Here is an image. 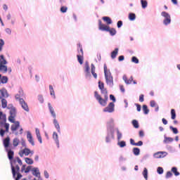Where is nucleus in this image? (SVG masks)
<instances>
[{"label":"nucleus","mask_w":180,"mask_h":180,"mask_svg":"<svg viewBox=\"0 0 180 180\" xmlns=\"http://www.w3.org/2000/svg\"><path fill=\"white\" fill-rule=\"evenodd\" d=\"M6 150L8 153V158L11 163V171L13 174V177L15 178V180H19L23 176L19 172V171L20 170V167H19V165H16V163L18 162L20 165H22V160H20L19 157H17L15 159L13 160V155H15V153L11 148Z\"/></svg>","instance_id":"obj_1"},{"label":"nucleus","mask_w":180,"mask_h":180,"mask_svg":"<svg viewBox=\"0 0 180 180\" xmlns=\"http://www.w3.org/2000/svg\"><path fill=\"white\" fill-rule=\"evenodd\" d=\"M0 136L4 137L5 132H9V124L6 123V115L0 111Z\"/></svg>","instance_id":"obj_2"},{"label":"nucleus","mask_w":180,"mask_h":180,"mask_svg":"<svg viewBox=\"0 0 180 180\" xmlns=\"http://www.w3.org/2000/svg\"><path fill=\"white\" fill-rule=\"evenodd\" d=\"M98 29L101 31H105L110 33V34L113 37L116 34L117 31L114 28H110L109 26L102 24L101 20L98 21Z\"/></svg>","instance_id":"obj_3"},{"label":"nucleus","mask_w":180,"mask_h":180,"mask_svg":"<svg viewBox=\"0 0 180 180\" xmlns=\"http://www.w3.org/2000/svg\"><path fill=\"white\" fill-rule=\"evenodd\" d=\"M11 123H13L11 127L13 133H15L16 135L23 134V128L20 127V122L14 120V122Z\"/></svg>","instance_id":"obj_4"},{"label":"nucleus","mask_w":180,"mask_h":180,"mask_svg":"<svg viewBox=\"0 0 180 180\" xmlns=\"http://www.w3.org/2000/svg\"><path fill=\"white\" fill-rule=\"evenodd\" d=\"M104 73H105L106 84L108 85L112 86H113V78L112 77V75H111L110 70H108V68L105 64L104 65Z\"/></svg>","instance_id":"obj_5"},{"label":"nucleus","mask_w":180,"mask_h":180,"mask_svg":"<svg viewBox=\"0 0 180 180\" xmlns=\"http://www.w3.org/2000/svg\"><path fill=\"white\" fill-rule=\"evenodd\" d=\"M10 110V116L8 117V121L10 122H15L16 118V108L13 107V105L10 104L7 108Z\"/></svg>","instance_id":"obj_6"},{"label":"nucleus","mask_w":180,"mask_h":180,"mask_svg":"<svg viewBox=\"0 0 180 180\" xmlns=\"http://www.w3.org/2000/svg\"><path fill=\"white\" fill-rule=\"evenodd\" d=\"M94 97L102 106L105 107L107 105V101L108 100V95L104 96V98H102V97L98 94V91H96L94 92Z\"/></svg>","instance_id":"obj_7"},{"label":"nucleus","mask_w":180,"mask_h":180,"mask_svg":"<svg viewBox=\"0 0 180 180\" xmlns=\"http://www.w3.org/2000/svg\"><path fill=\"white\" fill-rule=\"evenodd\" d=\"M8 62L5 59L3 55L0 56V72L2 73H6L8 72V67H6Z\"/></svg>","instance_id":"obj_8"},{"label":"nucleus","mask_w":180,"mask_h":180,"mask_svg":"<svg viewBox=\"0 0 180 180\" xmlns=\"http://www.w3.org/2000/svg\"><path fill=\"white\" fill-rule=\"evenodd\" d=\"M48 106H49V110H50V112H51V115L54 118L53 124L55 125V127L56 128L58 131L60 132V126H59V124H58V121L56 119V115L54 112V110H53V107L51 106V103H49Z\"/></svg>","instance_id":"obj_9"},{"label":"nucleus","mask_w":180,"mask_h":180,"mask_svg":"<svg viewBox=\"0 0 180 180\" xmlns=\"http://www.w3.org/2000/svg\"><path fill=\"white\" fill-rule=\"evenodd\" d=\"M162 16L165 18V20H164V24L165 25H167L170 24L171 22V17L168 13H166V11H162Z\"/></svg>","instance_id":"obj_10"},{"label":"nucleus","mask_w":180,"mask_h":180,"mask_svg":"<svg viewBox=\"0 0 180 180\" xmlns=\"http://www.w3.org/2000/svg\"><path fill=\"white\" fill-rule=\"evenodd\" d=\"M3 144L6 150L11 149V138L7 136L5 139H4Z\"/></svg>","instance_id":"obj_11"},{"label":"nucleus","mask_w":180,"mask_h":180,"mask_svg":"<svg viewBox=\"0 0 180 180\" xmlns=\"http://www.w3.org/2000/svg\"><path fill=\"white\" fill-rule=\"evenodd\" d=\"M115 110L114 103H110L109 105L103 110L105 112H112Z\"/></svg>","instance_id":"obj_12"},{"label":"nucleus","mask_w":180,"mask_h":180,"mask_svg":"<svg viewBox=\"0 0 180 180\" xmlns=\"http://www.w3.org/2000/svg\"><path fill=\"white\" fill-rule=\"evenodd\" d=\"M20 104L21 105L22 109H24L26 112H29V106L27 103L23 99H20Z\"/></svg>","instance_id":"obj_13"},{"label":"nucleus","mask_w":180,"mask_h":180,"mask_svg":"<svg viewBox=\"0 0 180 180\" xmlns=\"http://www.w3.org/2000/svg\"><path fill=\"white\" fill-rule=\"evenodd\" d=\"M123 80L125 82V83L127 84H131V82H133L134 84H136V81H133V77H131L129 79H127L126 75L123 76Z\"/></svg>","instance_id":"obj_14"},{"label":"nucleus","mask_w":180,"mask_h":180,"mask_svg":"<svg viewBox=\"0 0 180 180\" xmlns=\"http://www.w3.org/2000/svg\"><path fill=\"white\" fill-rule=\"evenodd\" d=\"M34 154V152L33 151H31L30 149L29 148H25L23 150H22V153H20V157H23V154L25 155L26 156L29 155L30 154Z\"/></svg>","instance_id":"obj_15"},{"label":"nucleus","mask_w":180,"mask_h":180,"mask_svg":"<svg viewBox=\"0 0 180 180\" xmlns=\"http://www.w3.org/2000/svg\"><path fill=\"white\" fill-rule=\"evenodd\" d=\"M4 97H8V91L5 89H0V99H4Z\"/></svg>","instance_id":"obj_16"},{"label":"nucleus","mask_w":180,"mask_h":180,"mask_svg":"<svg viewBox=\"0 0 180 180\" xmlns=\"http://www.w3.org/2000/svg\"><path fill=\"white\" fill-rule=\"evenodd\" d=\"M27 138L28 139V141L32 145L34 146V140L33 139V136H32V133L30 131H27Z\"/></svg>","instance_id":"obj_17"},{"label":"nucleus","mask_w":180,"mask_h":180,"mask_svg":"<svg viewBox=\"0 0 180 180\" xmlns=\"http://www.w3.org/2000/svg\"><path fill=\"white\" fill-rule=\"evenodd\" d=\"M167 155L166 152H158L154 154V157L155 158H162Z\"/></svg>","instance_id":"obj_18"},{"label":"nucleus","mask_w":180,"mask_h":180,"mask_svg":"<svg viewBox=\"0 0 180 180\" xmlns=\"http://www.w3.org/2000/svg\"><path fill=\"white\" fill-rule=\"evenodd\" d=\"M8 77L6 76H3L0 75V84H5L6 83H8Z\"/></svg>","instance_id":"obj_19"},{"label":"nucleus","mask_w":180,"mask_h":180,"mask_svg":"<svg viewBox=\"0 0 180 180\" xmlns=\"http://www.w3.org/2000/svg\"><path fill=\"white\" fill-rule=\"evenodd\" d=\"M32 174L37 177H40V171L39 168H34L32 169Z\"/></svg>","instance_id":"obj_20"},{"label":"nucleus","mask_w":180,"mask_h":180,"mask_svg":"<svg viewBox=\"0 0 180 180\" xmlns=\"http://www.w3.org/2000/svg\"><path fill=\"white\" fill-rule=\"evenodd\" d=\"M130 143L136 146H141L143 145V142L141 141H139L138 143H135L134 140L132 139H130Z\"/></svg>","instance_id":"obj_21"},{"label":"nucleus","mask_w":180,"mask_h":180,"mask_svg":"<svg viewBox=\"0 0 180 180\" xmlns=\"http://www.w3.org/2000/svg\"><path fill=\"white\" fill-rule=\"evenodd\" d=\"M1 107L3 108H8V101L4 98L1 99Z\"/></svg>","instance_id":"obj_22"},{"label":"nucleus","mask_w":180,"mask_h":180,"mask_svg":"<svg viewBox=\"0 0 180 180\" xmlns=\"http://www.w3.org/2000/svg\"><path fill=\"white\" fill-rule=\"evenodd\" d=\"M103 20L107 23L108 25L112 24V20L110 17H103Z\"/></svg>","instance_id":"obj_23"},{"label":"nucleus","mask_w":180,"mask_h":180,"mask_svg":"<svg viewBox=\"0 0 180 180\" xmlns=\"http://www.w3.org/2000/svg\"><path fill=\"white\" fill-rule=\"evenodd\" d=\"M19 143H20V141L19 140V139L15 138L13 140V146L14 147H17L19 146Z\"/></svg>","instance_id":"obj_24"},{"label":"nucleus","mask_w":180,"mask_h":180,"mask_svg":"<svg viewBox=\"0 0 180 180\" xmlns=\"http://www.w3.org/2000/svg\"><path fill=\"white\" fill-rule=\"evenodd\" d=\"M118 51L119 49H115V51H113L112 53H111V58L112 59H115L118 53Z\"/></svg>","instance_id":"obj_25"},{"label":"nucleus","mask_w":180,"mask_h":180,"mask_svg":"<svg viewBox=\"0 0 180 180\" xmlns=\"http://www.w3.org/2000/svg\"><path fill=\"white\" fill-rule=\"evenodd\" d=\"M53 139L56 141V143L59 148V141L58 139V134L56 132H53Z\"/></svg>","instance_id":"obj_26"},{"label":"nucleus","mask_w":180,"mask_h":180,"mask_svg":"<svg viewBox=\"0 0 180 180\" xmlns=\"http://www.w3.org/2000/svg\"><path fill=\"white\" fill-rule=\"evenodd\" d=\"M96 68L94 64H91V74L93 75L95 79L97 78V75L95 73Z\"/></svg>","instance_id":"obj_27"},{"label":"nucleus","mask_w":180,"mask_h":180,"mask_svg":"<svg viewBox=\"0 0 180 180\" xmlns=\"http://www.w3.org/2000/svg\"><path fill=\"white\" fill-rule=\"evenodd\" d=\"M112 138L114 139V134L113 132H111L110 134H108L106 137V142L109 143L110 141V139Z\"/></svg>","instance_id":"obj_28"},{"label":"nucleus","mask_w":180,"mask_h":180,"mask_svg":"<svg viewBox=\"0 0 180 180\" xmlns=\"http://www.w3.org/2000/svg\"><path fill=\"white\" fill-rule=\"evenodd\" d=\"M114 126H115V124H114V120L112 119L110 120V121L107 123V127L108 128H113Z\"/></svg>","instance_id":"obj_29"},{"label":"nucleus","mask_w":180,"mask_h":180,"mask_svg":"<svg viewBox=\"0 0 180 180\" xmlns=\"http://www.w3.org/2000/svg\"><path fill=\"white\" fill-rule=\"evenodd\" d=\"M129 19L131 21H133L136 19V14H134V13H129Z\"/></svg>","instance_id":"obj_30"},{"label":"nucleus","mask_w":180,"mask_h":180,"mask_svg":"<svg viewBox=\"0 0 180 180\" xmlns=\"http://www.w3.org/2000/svg\"><path fill=\"white\" fill-rule=\"evenodd\" d=\"M77 60L80 65L83 64V55H77Z\"/></svg>","instance_id":"obj_31"},{"label":"nucleus","mask_w":180,"mask_h":180,"mask_svg":"<svg viewBox=\"0 0 180 180\" xmlns=\"http://www.w3.org/2000/svg\"><path fill=\"white\" fill-rule=\"evenodd\" d=\"M141 3L142 8H143V9H145L146 8H147V6H148V2L146 1V0H141Z\"/></svg>","instance_id":"obj_32"},{"label":"nucleus","mask_w":180,"mask_h":180,"mask_svg":"<svg viewBox=\"0 0 180 180\" xmlns=\"http://www.w3.org/2000/svg\"><path fill=\"white\" fill-rule=\"evenodd\" d=\"M49 90H50L51 96H52L55 98H56L55 92H54V90H53V86L51 85L49 86Z\"/></svg>","instance_id":"obj_33"},{"label":"nucleus","mask_w":180,"mask_h":180,"mask_svg":"<svg viewBox=\"0 0 180 180\" xmlns=\"http://www.w3.org/2000/svg\"><path fill=\"white\" fill-rule=\"evenodd\" d=\"M174 141V139L171 137H165V140H164V143H167L169 142H172Z\"/></svg>","instance_id":"obj_34"},{"label":"nucleus","mask_w":180,"mask_h":180,"mask_svg":"<svg viewBox=\"0 0 180 180\" xmlns=\"http://www.w3.org/2000/svg\"><path fill=\"white\" fill-rule=\"evenodd\" d=\"M133 153L135 155H139L140 154V149L139 148H134Z\"/></svg>","instance_id":"obj_35"},{"label":"nucleus","mask_w":180,"mask_h":180,"mask_svg":"<svg viewBox=\"0 0 180 180\" xmlns=\"http://www.w3.org/2000/svg\"><path fill=\"white\" fill-rule=\"evenodd\" d=\"M25 162L28 165H32L33 164V160H32L31 158H25Z\"/></svg>","instance_id":"obj_36"},{"label":"nucleus","mask_w":180,"mask_h":180,"mask_svg":"<svg viewBox=\"0 0 180 180\" xmlns=\"http://www.w3.org/2000/svg\"><path fill=\"white\" fill-rule=\"evenodd\" d=\"M172 172L174 174L175 176H179L180 174V173L177 171V168L176 167H172Z\"/></svg>","instance_id":"obj_37"},{"label":"nucleus","mask_w":180,"mask_h":180,"mask_svg":"<svg viewBox=\"0 0 180 180\" xmlns=\"http://www.w3.org/2000/svg\"><path fill=\"white\" fill-rule=\"evenodd\" d=\"M143 110L145 115H147L149 112V110L146 105H143Z\"/></svg>","instance_id":"obj_38"},{"label":"nucleus","mask_w":180,"mask_h":180,"mask_svg":"<svg viewBox=\"0 0 180 180\" xmlns=\"http://www.w3.org/2000/svg\"><path fill=\"white\" fill-rule=\"evenodd\" d=\"M171 115H172V120H175L176 119V112H175L174 109H172V110H171Z\"/></svg>","instance_id":"obj_39"},{"label":"nucleus","mask_w":180,"mask_h":180,"mask_svg":"<svg viewBox=\"0 0 180 180\" xmlns=\"http://www.w3.org/2000/svg\"><path fill=\"white\" fill-rule=\"evenodd\" d=\"M132 124H133V126H134L136 129H138V128L139 127V122H138V121L136 120H134L132 121Z\"/></svg>","instance_id":"obj_40"},{"label":"nucleus","mask_w":180,"mask_h":180,"mask_svg":"<svg viewBox=\"0 0 180 180\" xmlns=\"http://www.w3.org/2000/svg\"><path fill=\"white\" fill-rule=\"evenodd\" d=\"M68 11V7H66V6H62L61 8H60V12L62 13H66Z\"/></svg>","instance_id":"obj_41"},{"label":"nucleus","mask_w":180,"mask_h":180,"mask_svg":"<svg viewBox=\"0 0 180 180\" xmlns=\"http://www.w3.org/2000/svg\"><path fill=\"white\" fill-rule=\"evenodd\" d=\"M77 46H78V47L79 49V51L78 50L79 55L84 56V52H83L82 46L79 44Z\"/></svg>","instance_id":"obj_42"},{"label":"nucleus","mask_w":180,"mask_h":180,"mask_svg":"<svg viewBox=\"0 0 180 180\" xmlns=\"http://www.w3.org/2000/svg\"><path fill=\"white\" fill-rule=\"evenodd\" d=\"M117 145L120 147V148H124L126 146V142L124 141H122L120 142H118Z\"/></svg>","instance_id":"obj_43"},{"label":"nucleus","mask_w":180,"mask_h":180,"mask_svg":"<svg viewBox=\"0 0 180 180\" xmlns=\"http://www.w3.org/2000/svg\"><path fill=\"white\" fill-rule=\"evenodd\" d=\"M117 140L120 141L122 137V133L119 131V129H117Z\"/></svg>","instance_id":"obj_44"},{"label":"nucleus","mask_w":180,"mask_h":180,"mask_svg":"<svg viewBox=\"0 0 180 180\" xmlns=\"http://www.w3.org/2000/svg\"><path fill=\"white\" fill-rule=\"evenodd\" d=\"M143 175L144 178L147 180L148 179V169L146 168H144V170L143 172Z\"/></svg>","instance_id":"obj_45"},{"label":"nucleus","mask_w":180,"mask_h":180,"mask_svg":"<svg viewBox=\"0 0 180 180\" xmlns=\"http://www.w3.org/2000/svg\"><path fill=\"white\" fill-rule=\"evenodd\" d=\"M100 90L101 91V94H104V96L108 95V91L105 87L100 89Z\"/></svg>","instance_id":"obj_46"},{"label":"nucleus","mask_w":180,"mask_h":180,"mask_svg":"<svg viewBox=\"0 0 180 180\" xmlns=\"http://www.w3.org/2000/svg\"><path fill=\"white\" fill-rule=\"evenodd\" d=\"M131 62H133V63H134L136 64H138L139 63V59L136 57L134 56L131 58Z\"/></svg>","instance_id":"obj_47"},{"label":"nucleus","mask_w":180,"mask_h":180,"mask_svg":"<svg viewBox=\"0 0 180 180\" xmlns=\"http://www.w3.org/2000/svg\"><path fill=\"white\" fill-rule=\"evenodd\" d=\"M5 45V41L2 39H0V52L2 51V48Z\"/></svg>","instance_id":"obj_48"},{"label":"nucleus","mask_w":180,"mask_h":180,"mask_svg":"<svg viewBox=\"0 0 180 180\" xmlns=\"http://www.w3.org/2000/svg\"><path fill=\"white\" fill-rule=\"evenodd\" d=\"M89 70H90V68H89V65L88 63H86L85 64V72L87 73V74H89Z\"/></svg>","instance_id":"obj_49"},{"label":"nucleus","mask_w":180,"mask_h":180,"mask_svg":"<svg viewBox=\"0 0 180 180\" xmlns=\"http://www.w3.org/2000/svg\"><path fill=\"white\" fill-rule=\"evenodd\" d=\"M157 171H158V173L160 174H162L163 173V172H164L162 167H159L158 168V170H157Z\"/></svg>","instance_id":"obj_50"},{"label":"nucleus","mask_w":180,"mask_h":180,"mask_svg":"<svg viewBox=\"0 0 180 180\" xmlns=\"http://www.w3.org/2000/svg\"><path fill=\"white\" fill-rule=\"evenodd\" d=\"M170 129L173 131V132L176 134L179 133L178 129L176 128H174L173 127H170Z\"/></svg>","instance_id":"obj_51"},{"label":"nucleus","mask_w":180,"mask_h":180,"mask_svg":"<svg viewBox=\"0 0 180 180\" xmlns=\"http://www.w3.org/2000/svg\"><path fill=\"white\" fill-rule=\"evenodd\" d=\"M104 87V84L103 83V82H98V88H99V89H103Z\"/></svg>","instance_id":"obj_52"},{"label":"nucleus","mask_w":180,"mask_h":180,"mask_svg":"<svg viewBox=\"0 0 180 180\" xmlns=\"http://www.w3.org/2000/svg\"><path fill=\"white\" fill-rule=\"evenodd\" d=\"M172 176V173L171 172H167L166 174V178L169 179Z\"/></svg>","instance_id":"obj_53"},{"label":"nucleus","mask_w":180,"mask_h":180,"mask_svg":"<svg viewBox=\"0 0 180 180\" xmlns=\"http://www.w3.org/2000/svg\"><path fill=\"white\" fill-rule=\"evenodd\" d=\"M158 105L156 104L155 101H150V106L151 107H156Z\"/></svg>","instance_id":"obj_54"},{"label":"nucleus","mask_w":180,"mask_h":180,"mask_svg":"<svg viewBox=\"0 0 180 180\" xmlns=\"http://www.w3.org/2000/svg\"><path fill=\"white\" fill-rule=\"evenodd\" d=\"M38 100L39 101V102H40L41 103H43V102H44V98H43V96H38Z\"/></svg>","instance_id":"obj_55"},{"label":"nucleus","mask_w":180,"mask_h":180,"mask_svg":"<svg viewBox=\"0 0 180 180\" xmlns=\"http://www.w3.org/2000/svg\"><path fill=\"white\" fill-rule=\"evenodd\" d=\"M139 101L141 102V103L144 101V96L143 94H141L139 96Z\"/></svg>","instance_id":"obj_56"},{"label":"nucleus","mask_w":180,"mask_h":180,"mask_svg":"<svg viewBox=\"0 0 180 180\" xmlns=\"http://www.w3.org/2000/svg\"><path fill=\"white\" fill-rule=\"evenodd\" d=\"M31 169H32V166H28V167L26 168L25 172V173H28L29 172H30Z\"/></svg>","instance_id":"obj_57"},{"label":"nucleus","mask_w":180,"mask_h":180,"mask_svg":"<svg viewBox=\"0 0 180 180\" xmlns=\"http://www.w3.org/2000/svg\"><path fill=\"white\" fill-rule=\"evenodd\" d=\"M37 136H41L40 135V130L39 129H35Z\"/></svg>","instance_id":"obj_58"},{"label":"nucleus","mask_w":180,"mask_h":180,"mask_svg":"<svg viewBox=\"0 0 180 180\" xmlns=\"http://www.w3.org/2000/svg\"><path fill=\"white\" fill-rule=\"evenodd\" d=\"M110 100H112L113 101V103H115L116 101V99L113 95H110Z\"/></svg>","instance_id":"obj_59"},{"label":"nucleus","mask_w":180,"mask_h":180,"mask_svg":"<svg viewBox=\"0 0 180 180\" xmlns=\"http://www.w3.org/2000/svg\"><path fill=\"white\" fill-rule=\"evenodd\" d=\"M120 89L122 93L125 91V89L123 85H120Z\"/></svg>","instance_id":"obj_60"},{"label":"nucleus","mask_w":180,"mask_h":180,"mask_svg":"<svg viewBox=\"0 0 180 180\" xmlns=\"http://www.w3.org/2000/svg\"><path fill=\"white\" fill-rule=\"evenodd\" d=\"M20 99H23V98H20V95H19V94L15 95V100L16 101H20Z\"/></svg>","instance_id":"obj_61"},{"label":"nucleus","mask_w":180,"mask_h":180,"mask_svg":"<svg viewBox=\"0 0 180 180\" xmlns=\"http://www.w3.org/2000/svg\"><path fill=\"white\" fill-rule=\"evenodd\" d=\"M122 26V21H118L117 27L120 28Z\"/></svg>","instance_id":"obj_62"},{"label":"nucleus","mask_w":180,"mask_h":180,"mask_svg":"<svg viewBox=\"0 0 180 180\" xmlns=\"http://www.w3.org/2000/svg\"><path fill=\"white\" fill-rule=\"evenodd\" d=\"M124 57L123 56H121L118 58L119 61H122L124 60Z\"/></svg>","instance_id":"obj_63"},{"label":"nucleus","mask_w":180,"mask_h":180,"mask_svg":"<svg viewBox=\"0 0 180 180\" xmlns=\"http://www.w3.org/2000/svg\"><path fill=\"white\" fill-rule=\"evenodd\" d=\"M139 136H140L141 137H143V136H144V132H143V131H139Z\"/></svg>","instance_id":"obj_64"}]
</instances>
